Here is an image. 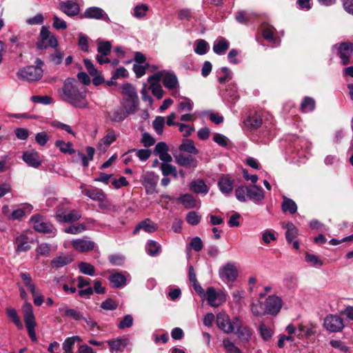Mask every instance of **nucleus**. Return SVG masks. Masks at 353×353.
Segmentation results:
<instances>
[{"label":"nucleus","instance_id":"49530a36","mask_svg":"<svg viewBox=\"0 0 353 353\" xmlns=\"http://www.w3.org/2000/svg\"><path fill=\"white\" fill-rule=\"evenodd\" d=\"M209 45L207 41L203 39H198L195 42L194 52L199 55H203L208 51Z\"/></svg>","mask_w":353,"mask_h":353},{"label":"nucleus","instance_id":"cd10ccee","mask_svg":"<svg viewBox=\"0 0 353 353\" xmlns=\"http://www.w3.org/2000/svg\"><path fill=\"white\" fill-rule=\"evenodd\" d=\"M230 43L224 37H218L213 44V51L215 54L221 55L225 54V51L229 48Z\"/></svg>","mask_w":353,"mask_h":353},{"label":"nucleus","instance_id":"e433bc0d","mask_svg":"<svg viewBox=\"0 0 353 353\" xmlns=\"http://www.w3.org/2000/svg\"><path fill=\"white\" fill-rule=\"evenodd\" d=\"M145 250L150 256H155L160 253L161 250V245L153 240H149L145 245Z\"/></svg>","mask_w":353,"mask_h":353},{"label":"nucleus","instance_id":"052dcab7","mask_svg":"<svg viewBox=\"0 0 353 353\" xmlns=\"http://www.w3.org/2000/svg\"><path fill=\"white\" fill-rule=\"evenodd\" d=\"M189 247L190 249H192L196 252H200L203 247V243L201 239L199 236L194 237L190 241Z\"/></svg>","mask_w":353,"mask_h":353},{"label":"nucleus","instance_id":"a211bd4d","mask_svg":"<svg viewBox=\"0 0 353 353\" xmlns=\"http://www.w3.org/2000/svg\"><path fill=\"white\" fill-rule=\"evenodd\" d=\"M264 198V191L261 187L256 185H248V200L256 205H261Z\"/></svg>","mask_w":353,"mask_h":353},{"label":"nucleus","instance_id":"2f4dec72","mask_svg":"<svg viewBox=\"0 0 353 353\" xmlns=\"http://www.w3.org/2000/svg\"><path fill=\"white\" fill-rule=\"evenodd\" d=\"M190 190L196 194H206L208 188L202 179L193 181L190 184Z\"/></svg>","mask_w":353,"mask_h":353},{"label":"nucleus","instance_id":"473e14b6","mask_svg":"<svg viewBox=\"0 0 353 353\" xmlns=\"http://www.w3.org/2000/svg\"><path fill=\"white\" fill-rule=\"evenodd\" d=\"M179 150L181 152H185L190 154H198L199 150L195 147L193 141L190 139H184L179 145Z\"/></svg>","mask_w":353,"mask_h":353},{"label":"nucleus","instance_id":"c03bdc74","mask_svg":"<svg viewBox=\"0 0 353 353\" xmlns=\"http://www.w3.org/2000/svg\"><path fill=\"white\" fill-rule=\"evenodd\" d=\"M251 311L254 316H261L265 314H268V310L266 309L265 305L260 301L254 303L251 305Z\"/></svg>","mask_w":353,"mask_h":353},{"label":"nucleus","instance_id":"aec40b11","mask_svg":"<svg viewBox=\"0 0 353 353\" xmlns=\"http://www.w3.org/2000/svg\"><path fill=\"white\" fill-rule=\"evenodd\" d=\"M71 244L75 250L81 252L92 250L95 245L94 241L87 238L74 239L72 241Z\"/></svg>","mask_w":353,"mask_h":353},{"label":"nucleus","instance_id":"f8f14e48","mask_svg":"<svg viewBox=\"0 0 353 353\" xmlns=\"http://www.w3.org/2000/svg\"><path fill=\"white\" fill-rule=\"evenodd\" d=\"M161 74V73H155L148 77V83H150L149 90L159 99H161L164 94V91L159 83Z\"/></svg>","mask_w":353,"mask_h":353},{"label":"nucleus","instance_id":"338daca9","mask_svg":"<svg viewBox=\"0 0 353 353\" xmlns=\"http://www.w3.org/2000/svg\"><path fill=\"white\" fill-rule=\"evenodd\" d=\"M223 345L225 350L230 353H242L241 350L237 347L230 340L224 339Z\"/></svg>","mask_w":353,"mask_h":353},{"label":"nucleus","instance_id":"774afa93","mask_svg":"<svg viewBox=\"0 0 353 353\" xmlns=\"http://www.w3.org/2000/svg\"><path fill=\"white\" fill-rule=\"evenodd\" d=\"M133 324V317L130 314L125 315L123 319L119 322L118 327L119 329H125L130 327Z\"/></svg>","mask_w":353,"mask_h":353},{"label":"nucleus","instance_id":"5701e85b","mask_svg":"<svg viewBox=\"0 0 353 353\" xmlns=\"http://www.w3.org/2000/svg\"><path fill=\"white\" fill-rule=\"evenodd\" d=\"M234 183V180L232 178L228 175H225L219 179L218 186L222 194L229 195L233 191Z\"/></svg>","mask_w":353,"mask_h":353},{"label":"nucleus","instance_id":"4468645a","mask_svg":"<svg viewBox=\"0 0 353 353\" xmlns=\"http://www.w3.org/2000/svg\"><path fill=\"white\" fill-rule=\"evenodd\" d=\"M339 56L341 64L345 65L350 63V59L353 54V43L343 42L339 44Z\"/></svg>","mask_w":353,"mask_h":353},{"label":"nucleus","instance_id":"6ab92c4d","mask_svg":"<svg viewBox=\"0 0 353 353\" xmlns=\"http://www.w3.org/2000/svg\"><path fill=\"white\" fill-rule=\"evenodd\" d=\"M175 162L180 166L196 168L198 165V161L191 154L180 153L174 155Z\"/></svg>","mask_w":353,"mask_h":353},{"label":"nucleus","instance_id":"9b49d317","mask_svg":"<svg viewBox=\"0 0 353 353\" xmlns=\"http://www.w3.org/2000/svg\"><path fill=\"white\" fill-rule=\"evenodd\" d=\"M234 318L231 319L225 313H219L216 315V325L225 334L234 332Z\"/></svg>","mask_w":353,"mask_h":353},{"label":"nucleus","instance_id":"4d7b16f0","mask_svg":"<svg viewBox=\"0 0 353 353\" xmlns=\"http://www.w3.org/2000/svg\"><path fill=\"white\" fill-rule=\"evenodd\" d=\"M81 217L80 212L76 210H69L62 223H72Z\"/></svg>","mask_w":353,"mask_h":353},{"label":"nucleus","instance_id":"393cba45","mask_svg":"<svg viewBox=\"0 0 353 353\" xmlns=\"http://www.w3.org/2000/svg\"><path fill=\"white\" fill-rule=\"evenodd\" d=\"M14 245L17 252H27L30 249V239L24 234L17 236L14 240Z\"/></svg>","mask_w":353,"mask_h":353},{"label":"nucleus","instance_id":"9d476101","mask_svg":"<svg viewBox=\"0 0 353 353\" xmlns=\"http://www.w3.org/2000/svg\"><path fill=\"white\" fill-rule=\"evenodd\" d=\"M262 123L263 119L261 113L251 112L243 119L242 128L245 130L252 131L259 128Z\"/></svg>","mask_w":353,"mask_h":353},{"label":"nucleus","instance_id":"b1692460","mask_svg":"<svg viewBox=\"0 0 353 353\" xmlns=\"http://www.w3.org/2000/svg\"><path fill=\"white\" fill-rule=\"evenodd\" d=\"M142 230L148 233L155 232L158 230V225L150 219H145L141 221L134 229L133 234L137 235Z\"/></svg>","mask_w":353,"mask_h":353},{"label":"nucleus","instance_id":"0eeeda50","mask_svg":"<svg viewBox=\"0 0 353 353\" xmlns=\"http://www.w3.org/2000/svg\"><path fill=\"white\" fill-rule=\"evenodd\" d=\"M17 76L27 81H39L43 76V69L34 68L33 65L26 66L17 72Z\"/></svg>","mask_w":353,"mask_h":353},{"label":"nucleus","instance_id":"09e8293b","mask_svg":"<svg viewBox=\"0 0 353 353\" xmlns=\"http://www.w3.org/2000/svg\"><path fill=\"white\" fill-rule=\"evenodd\" d=\"M20 276L25 284V285L29 289L33 296H35V285L32 282V278L28 273L21 272Z\"/></svg>","mask_w":353,"mask_h":353},{"label":"nucleus","instance_id":"f257e3e1","mask_svg":"<svg viewBox=\"0 0 353 353\" xmlns=\"http://www.w3.org/2000/svg\"><path fill=\"white\" fill-rule=\"evenodd\" d=\"M59 93L64 101L76 108L83 109L88 107L86 88L77 80L66 79Z\"/></svg>","mask_w":353,"mask_h":353},{"label":"nucleus","instance_id":"c85d7f7f","mask_svg":"<svg viewBox=\"0 0 353 353\" xmlns=\"http://www.w3.org/2000/svg\"><path fill=\"white\" fill-rule=\"evenodd\" d=\"M110 350L112 353L122 352L128 343L127 339H117L115 340L108 341Z\"/></svg>","mask_w":353,"mask_h":353},{"label":"nucleus","instance_id":"8fccbe9b","mask_svg":"<svg viewBox=\"0 0 353 353\" xmlns=\"http://www.w3.org/2000/svg\"><path fill=\"white\" fill-rule=\"evenodd\" d=\"M263 37L268 41L275 43L274 28L270 26H265L262 28Z\"/></svg>","mask_w":353,"mask_h":353},{"label":"nucleus","instance_id":"5fc2aeb1","mask_svg":"<svg viewBox=\"0 0 353 353\" xmlns=\"http://www.w3.org/2000/svg\"><path fill=\"white\" fill-rule=\"evenodd\" d=\"M115 140L116 134L114 132H110L106 134L105 137L101 139V141H99V146H104V148H108Z\"/></svg>","mask_w":353,"mask_h":353},{"label":"nucleus","instance_id":"6e6552de","mask_svg":"<svg viewBox=\"0 0 353 353\" xmlns=\"http://www.w3.org/2000/svg\"><path fill=\"white\" fill-rule=\"evenodd\" d=\"M40 41L37 43L39 49H46L49 47L55 48L58 46L56 37L51 34L48 28L43 26L40 32Z\"/></svg>","mask_w":353,"mask_h":353},{"label":"nucleus","instance_id":"79ce46f5","mask_svg":"<svg viewBox=\"0 0 353 353\" xmlns=\"http://www.w3.org/2000/svg\"><path fill=\"white\" fill-rule=\"evenodd\" d=\"M315 105L316 103L314 99L306 97L301 103V110L305 113L310 112L314 110Z\"/></svg>","mask_w":353,"mask_h":353},{"label":"nucleus","instance_id":"c9c22d12","mask_svg":"<svg viewBox=\"0 0 353 353\" xmlns=\"http://www.w3.org/2000/svg\"><path fill=\"white\" fill-rule=\"evenodd\" d=\"M54 145L63 154H72L75 152L71 142H65L62 140H57L55 141Z\"/></svg>","mask_w":353,"mask_h":353},{"label":"nucleus","instance_id":"58836bf2","mask_svg":"<svg viewBox=\"0 0 353 353\" xmlns=\"http://www.w3.org/2000/svg\"><path fill=\"white\" fill-rule=\"evenodd\" d=\"M286 232H285V238L287 241L289 243H291L293 240L298 235V229L291 222H289L285 225Z\"/></svg>","mask_w":353,"mask_h":353},{"label":"nucleus","instance_id":"69168bd1","mask_svg":"<svg viewBox=\"0 0 353 353\" xmlns=\"http://www.w3.org/2000/svg\"><path fill=\"white\" fill-rule=\"evenodd\" d=\"M31 101L34 103L48 105L52 103L53 100L48 96L35 95L31 97Z\"/></svg>","mask_w":353,"mask_h":353},{"label":"nucleus","instance_id":"bf43d9fd","mask_svg":"<svg viewBox=\"0 0 353 353\" xmlns=\"http://www.w3.org/2000/svg\"><path fill=\"white\" fill-rule=\"evenodd\" d=\"M186 221L189 224L196 225L199 223L201 221V216L197 212L191 211L188 213L186 216Z\"/></svg>","mask_w":353,"mask_h":353},{"label":"nucleus","instance_id":"7ed1b4c3","mask_svg":"<svg viewBox=\"0 0 353 353\" xmlns=\"http://www.w3.org/2000/svg\"><path fill=\"white\" fill-rule=\"evenodd\" d=\"M161 73V80L163 82V85L168 90H172V94L174 97H176L179 94L178 88L179 87V81L177 77L173 72H168L162 70L158 72Z\"/></svg>","mask_w":353,"mask_h":353},{"label":"nucleus","instance_id":"e2e57ef3","mask_svg":"<svg viewBox=\"0 0 353 353\" xmlns=\"http://www.w3.org/2000/svg\"><path fill=\"white\" fill-rule=\"evenodd\" d=\"M259 332H260V334H261V337L265 341H268L270 339H271V337L273 334L272 330L270 327L265 325V324H262L260 325Z\"/></svg>","mask_w":353,"mask_h":353},{"label":"nucleus","instance_id":"680f3d73","mask_svg":"<svg viewBox=\"0 0 353 353\" xmlns=\"http://www.w3.org/2000/svg\"><path fill=\"white\" fill-rule=\"evenodd\" d=\"M153 128L158 134H162L163 131L165 119L163 117H157L153 121Z\"/></svg>","mask_w":353,"mask_h":353},{"label":"nucleus","instance_id":"1a4fd4ad","mask_svg":"<svg viewBox=\"0 0 353 353\" xmlns=\"http://www.w3.org/2000/svg\"><path fill=\"white\" fill-rule=\"evenodd\" d=\"M159 179V176L154 172H146L141 175V182L145 189L146 194H152L156 192Z\"/></svg>","mask_w":353,"mask_h":353},{"label":"nucleus","instance_id":"72a5a7b5","mask_svg":"<svg viewBox=\"0 0 353 353\" xmlns=\"http://www.w3.org/2000/svg\"><path fill=\"white\" fill-rule=\"evenodd\" d=\"M63 316L70 317L76 321L82 320L83 316L78 311L64 305L59 309Z\"/></svg>","mask_w":353,"mask_h":353},{"label":"nucleus","instance_id":"39448f33","mask_svg":"<svg viewBox=\"0 0 353 353\" xmlns=\"http://www.w3.org/2000/svg\"><path fill=\"white\" fill-rule=\"evenodd\" d=\"M323 327L330 332H340L345 327L344 320L337 314H329L324 319Z\"/></svg>","mask_w":353,"mask_h":353},{"label":"nucleus","instance_id":"f03ea898","mask_svg":"<svg viewBox=\"0 0 353 353\" xmlns=\"http://www.w3.org/2000/svg\"><path fill=\"white\" fill-rule=\"evenodd\" d=\"M26 327L32 341L37 340L34 327L36 326L35 318L33 314V308L30 303L26 302L22 307Z\"/></svg>","mask_w":353,"mask_h":353},{"label":"nucleus","instance_id":"603ef678","mask_svg":"<svg viewBox=\"0 0 353 353\" xmlns=\"http://www.w3.org/2000/svg\"><path fill=\"white\" fill-rule=\"evenodd\" d=\"M179 201L188 208H194L196 205L193 196L188 194L181 196Z\"/></svg>","mask_w":353,"mask_h":353},{"label":"nucleus","instance_id":"a18cd8bd","mask_svg":"<svg viewBox=\"0 0 353 353\" xmlns=\"http://www.w3.org/2000/svg\"><path fill=\"white\" fill-rule=\"evenodd\" d=\"M132 152H135L136 156L141 161H145L148 160L151 155L150 150H148V149H140V150L130 149L125 154V155H127Z\"/></svg>","mask_w":353,"mask_h":353},{"label":"nucleus","instance_id":"bb28decb","mask_svg":"<svg viewBox=\"0 0 353 353\" xmlns=\"http://www.w3.org/2000/svg\"><path fill=\"white\" fill-rule=\"evenodd\" d=\"M60 9L67 15L72 17L78 14L79 7L77 3L73 1H67L61 2L59 5Z\"/></svg>","mask_w":353,"mask_h":353},{"label":"nucleus","instance_id":"dca6fc26","mask_svg":"<svg viewBox=\"0 0 353 353\" xmlns=\"http://www.w3.org/2000/svg\"><path fill=\"white\" fill-rule=\"evenodd\" d=\"M83 16L88 19L103 20L108 23L110 22V19L105 12L98 7H90L87 8L83 13Z\"/></svg>","mask_w":353,"mask_h":353},{"label":"nucleus","instance_id":"4c0bfd02","mask_svg":"<svg viewBox=\"0 0 353 353\" xmlns=\"http://www.w3.org/2000/svg\"><path fill=\"white\" fill-rule=\"evenodd\" d=\"M123 105L128 114H134L138 110L139 99H124Z\"/></svg>","mask_w":353,"mask_h":353},{"label":"nucleus","instance_id":"20e7f679","mask_svg":"<svg viewBox=\"0 0 353 353\" xmlns=\"http://www.w3.org/2000/svg\"><path fill=\"white\" fill-rule=\"evenodd\" d=\"M203 296L212 307H219L226 301L225 293L222 290L216 291L213 287L208 288Z\"/></svg>","mask_w":353,"mask_h":353},{"label":"nucleus","instance_id":"f704fd0d","mask_svg":"<svg viewBox=\"0 0 353 353\" xmlns=\"http://www.w3.org/2000/svg\"><path fill=\"white\" fill-rule=\"evenodd\" d=\"M281 208L283 212H290L293 214L297 210V205L292 199L284 196L283 197Z\"/></svg>","mask_w":353,"mask_h":353},{"label":"nucleus","instance_id":"37998d69","mask_svg":"<svg viewBox=\"0 0 353 353\" xmlns=\"http://www.w3.org/2000/svg\"><path fill=\"white\" fill-rule=\"evenodd\" d=\"M149 10V7L147 4L141 3L136 6L134 9L132 14L134 17L137 19H141L144 17L148 11Z\"/></svg>","mask_w":353,"mask_h":353},{"label":"nucleus","instance_id":"c756f323","mask_svg":"<svg viewBox=\"0 0 353 353\" xmlns=\"http://www.w3.org/2000/svg\"><path fill=\"white\" fill-rule=\"evenodd\" d=\"M126 277L121 273H114L109 276V281L113 288H119L126 284Z\"/></svg>","mask_w":353,"mask_h":353},{"label":"nucleus","instance_id":"4be33fe9","mask_svg":"<svg viewBox=\"0 0 353 353\" xmlns=\"http://www.w3.org/2000/svg\"><path fill=\"white\" fill-rule=\"evenodd\" d=\"M33 207L29 203L21 204L19 207L14 210L8 216V219L11 221L21 220L23 217L30 214Z\"/></svg>","mask_w":353,"mask_h":353},{"label":"nucleus","instance_id":"6e6d98bb","mask_svg":"<svg viewBox=\"0 0 353 353\" xmlns=\"http://www.w3.org/2000/svg\"><path fill=\"white\" fill-rule=\"evenodd\" d=\"M52 250L51 245L45 243L38 245L36 249L37 255L42 256H48Z\"/></svg>","mask_w":353,"mask_h":353},{"label":"nucleus","instance_id":"a19ab883","mask_svg":"<svg viewBox=\"0 0 353 353\" xmlns=\"http://www.w3.org/2000/svg\"><path fill=\"white\" fill-rule=\"evenodd\" d=\"M72 261V255L68 253H63L54 258L52 261V265H68L71 263Z\"/></svg>","mask_w":353,"mask_h":353},{"label":"nucleus","instance_id":"13d9d810","mask_svg":"<svg viewBox=\"0 0 353 353\" xmlns=\"http://www.w3.org/2000/svg\"><path fill=\"white\" fill-rule=\"evenodd\" d=\"M111 43L110 41H101L99 43L97 51L102 55H108L111 52Z\"/></svg>","mask_w":353,"mask_h":353},{"label":"nucleus","instance_id":"423d86ee","mask_svg":"<svg viewBox=\"0 0 353 353\" xmlns=\"http://www.w3.org/2000/svg\"><path fill=\"white\" fill-rule=\"evenodd\" d=\"M30 221L35 230L39 232L52 234V235H55V228L51 223L46 221L45 219L40 214H36L32 216Z\"/></svg>","mask_w":353,"mask_h":353},{"label":"nucleus","instance_id":"de8ad7c7","mask_svg":"<svg viewBox=\"0 0 353 353\" xmlns=\"http://www.w3.org/2000/svg\"><path fill=\"white\" fill-rule=\"evenodd\" d=\"M235 196L240 202L248 200V186H239L235 190Z\"/></svg>","mask_w":353,"mask_h":353},{"label":"nucleus","instance_id":"ddd939ff","mask_svg":"<svg viewBox=\"0 0 353 353\" xmlns=\"http://www.w3.org/2000/svg\"><path fill=\"white\" fill-rule=\"evenodd\" d=\"M268 314L271 315H276L281 310L283 301L281 299L277 296H269L265 301Z\"/></svg>","mask_w":353,"mask_h":353},{"label":"nucleus","instance_id":"f3484780","mask_svg":"<svg viewBox=\"0 0 353 353\" xmlns=\"http://www.w3.org/2000/svg\"><path fill=\"white\" fill-rule=\"evenodd\" d=\"M22 159L28 166L34 168H37L41 165V159L39 154L34 150L25 151Z\"/></svg>","mask_w":353,"mask_h":353},{"label":"nucleus","instance_id":"864d4df0","mask_svg":"<svg viewBox=\"0 0 353 353\" xmlns=\"http://www.w3.org/2000/svg\"><path fill=\"white\" fill-rule=\"evenodd\" d=\"M6 312H7L8 316L10 319H12V321L14 323V324L17 325V327L19 329H22L23 324L17 315V312L16 310L14 308H12V307H8V308H7Z\"/></svg>","mask_w":353,"mask_h":353},{"label":"nucleus","instance_id":"ea45409f","mask_svg":"<svg viewBox=\"0 0 353 353\" xmlns=\"http://www.w3.org/2000/svg\"><path fill=\"white\" fill-rule=\"evenodd\" d=\"M122 94L125 96L124 99H137L138 96L134 88L130 83H125L121 86Z\"/></svg>","mask_w":353,"mask_h":353},{"label":"nucleus","instance_id":"7c9ffc66","mask_svg":"<svg viewBox=\"0 0 353 353\" xmlns=\"http://www.w3.org/2000/svg\"><path fill=\"white\" fill-rule=\"evenodd\" d=\"M82 339L79 336H72L65 339L62 344V348L65 353H73V346L76 343L81 342Z\"/></svg>","mask_w":353,"mask_h":353},{"label":"nucleus","instance_id":"412c9836","mask_svg":"<svg viewBox=\"0 0 353 353\" xmlns=\"http://www.w3.org/2000/svg\"><path fill=\"white\" fill-rule=\"evenodd\" d=\"M219 275L223 282H234L238 276L236 266H223L219 270Z\"/></svg>","mask_w":353,"mask_h":353},{"label":"nucleus","instance_id":"0e129e2a","mask_svg":"<svg viewBox=\"0 0 353 353\" xmlns=\"http://www.w3.org/2000/svg\"><path fill=\"white\" fill-rule=\"evenodd\" d=\"M85 230V225L83 223H79L71 225L65 229L66 233L77 234Z\"/></svg>","mask_w":353,"mask_h":353},{"label":"nucleus","instance_id":"2eb2a0df","mask_svg":"<svg viewBox=\"0 0 353 353\" xmlns=\"http://www.w3.org/2000/svg\"><path fill=\"white\" fill-rule=\"evenodd\" d=\"M236 334L242 341H248L252 336V331L248 326L243 325L239 317H234Z\"/></svg>","mask_w":353,"mask_h":353},{"label":"nucleus","instance_id":"a878e982","mask_svg":"<svg viewBox=\"0 0 353 353\" xmlns=\"http://www.w3.org/2000/svg\"><path fill=\"white\" fill-rule=\"evenodd\" d=\"M80 188L81 189V192L83 194L85 195L93 201H98L99 200H101L103 198H104V194H105L104 192L101 189L96 188H87L84 184H82L80 186Z\"/></svg>","mask_w":353,"mask_h":353},{"label":"nucleus","instance_id":"3c124183","mask_svg":"<svg viewBox=\"0 0 353 353\" xmlns=\"http://www.w3.org/2000/svg\"><path fill=\"white\" fill-rule=\"evenodd\" d=\"M181 101L178 104V108L180 111H191L194 107L193 101L187 97H182Z\"/></svg>","mask_w":353,"mask_h":353}]
</instances>
